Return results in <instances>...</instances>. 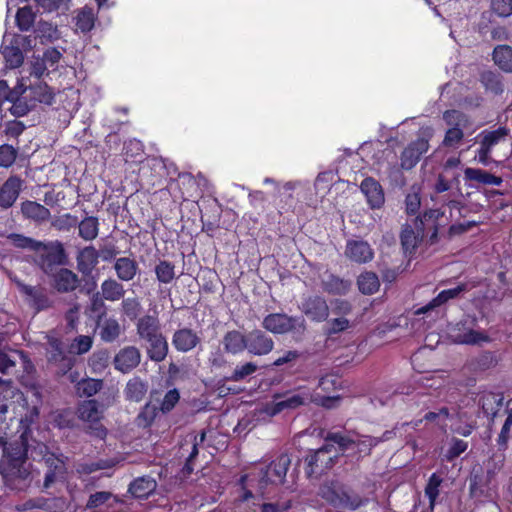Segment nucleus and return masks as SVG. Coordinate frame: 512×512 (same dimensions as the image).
<instances>
[{"instance_id": "nucleus-6", "label": "nucleus", "mask_w": 512, "mask_h": 512, "mask_svg": "<svg viewBox=\"0 0 512 512\" xmlns=\"http://www.w3.org/2000/svg\"><path fill=\"white\" fill-rule=\"evenodd\" d=\"M431 127L421 128L418 138L412 141L401 153L400 166L403 170H411L419 162L421 156L429 149V141L433 137Z\"/></svg>"}, {"instance_id": "nucleus-25", "label": "nucleus", "mask_w": 512, "mask_h": 512, "mask_svg": "<svg viewBox=\"0 0 512 512\" xmlns=\"http://www.w3.org/2000/svg\"><path fill=\"white\" fill-rule=\"evenodd\" d=\"M222 342L227 353L237 354L247 349V335L237 330L227 332Z\"/></svg>"}, {"instance_id": "nucleus-33", "label": "nucleus", "mask_w": 512, "mask_h": 512, "mask_svg": "<svg viewBox=\"0 0 512 512\" xmlns=\"http://www.w3.org/2000/svg\"><path fill=\"white\" fill-rule=\"evenodd\" d=\"M480 82L488 92L496 95L503 92L502 76L496 71L486 70L481 72Z\"/></svg>"}, {"instance_id": "nucleus-11", "label": "nucleus", "mask_w": 512, "mask_h": 512, "mask_svg": "<svg viewBox=\"0 0 512 512\" xmlns=\"http://www.w3.org/2000/svg\"><path fill=\"white\" fill-rule=\"evenodd\" d=\"M301 311L312 321L323 322L329 316V306L326 300L319 295H312L303 300Z\"/></svg>"}, {"instance_id": "nucleus-62", "label": "nucleus", "mask_w": 512, "mask_h": 512, "mask_svg": "<svg viewBox=\"0 0 512 512\" xmlns=\"http://www.w3.org/2000/svg\"><path fill=\"white\" fill-rule=\"evenodd\" d=\"M17 157L16 149L8 144L0 146V166L8 167L11 166Z\"/></svg>"}, {"instance_id": "nucleus-26", "label": "nucleus", "mask_w": 512, "mask_h": 512, "mask_svg": "<svg viewBox=\"0 0 512 512\" xmlns=\"http://www.w3.org/2000/svg\"><path fill=\"white\" fill-rule=\"evenodd\" d=\"M21 211L27 219L35 222H44L51 216L48 208L34 201L23 202L21 205Z\"/></svg>"}, {"instance_id": "nucleus-16", "label": "nucleus", "mask_w": 512, "mask_h": 512, "mask_svg": "<svg viewBox=\"0 0 512 512\" xmlns=\"http://www.w3.org/2000/svg\"><path fill=\"white\" fill-rule=\"evenodd\" d=\"M345 255L352 262L364 264L373 259L374 251L364 240H349L346 244Z\"/></svg>"}, {"instance_id": "nucleus-46", "label": "nucleus", "mask_w": 512, "mask_h": 512, "mask_svg": "<svg viewBox=\"0 0 512 512\" xmlns=\"http://www.w3.org/2000/svg\"><path fill=\"white\" fill-rule=\"evenodd\" d=\"M509 135V129L506 127H499L494 131H484L482 133V139L480 144L487 147L491 150V148L497 145L500 141L504 140Z\"/></svg>"}, {"instance_id": "nucleus-55", "label": "nucleus", "mask_w": 512, "mask_h": 512, "mask_svg": "<svg viewBox=\"0 0 512 512\" xmlns=\"http://www.w3.org/2000/svg\"><path fill=\"white\" fill-rule=\"evenodd\" d=\"M401 244L406 252H412L417 247L418 237L411 226H405L400 235Z\"/></svg>"}, {"instance_id": "nucleus-13", "label": "nucleus", "mask_w": 512, "mask_h": 512, "mask_svg": "<svg viewBox=\"0 0 512 512\" xmlns=\"http://www.w3.org/2000/svg\"><path fill=\"white\" fill-rule=\"evenodd\" d=\"M141 362V352L135 346H126L119 350L114 357L115 369L122 373H129Z\"/></svg>"}, {"instance_id": "nucleus-48", "label": "nucleus", "mask_w": 512, "mask_h": 512, "mask_svg": "<svg viewBox=\"0 0 512 512\" xmlns=\"http://www.w3.org/2000/svg\"><path fill=\"white\" fill-rule=\"evenodd\" d=\"M121 311L130 320H135L141 314L142 306L140 301L135 298H124L121 299Z\"/></svg>"}, {"instance_id": "nucleus-50", "label": "nucleus", "mask_w": 512, "mask_h": 512, "mask_svg": "<svg viewBox=\"0 0 512 512\" xmlns=\"http://www.w3.org/2000/svg\"><path fill=\"white\" fill-rule=\"evenodd\" d=\"M137 335L141 336L151 331L160 330L159 320L152 315H144L140 317L136 324Z\"/></svg>"}, {"instance_id": "nucleus-4", "label": "nucleus", "mask_w": 512, "mask_h": 512, "mask_svg": "<svg viewBox=\"0 0 512 512\" xmlns=\"http://www.w3.org/2000/svg\"><path fill=\"white\" fill-rule=\"evenodd\" d=\"M34 252L33 263L48 276L55 272L56 266L65 265L68 261L64 245L58 240L47 243L39 241Z\"/></svg>"}, {"instance_id": "nucleus-57", "label": "nucleus", "mask_w": 512, "mask_h": 512, "mask_svg": "<svg viewBox=\"0 0 512 512\" xmlns=\"http://www.w3.org/2000/svg\"><path fill=\"white\" fill-rule=\"evenodd\" d=\"M157 415V407L147 403L137 416V424L141 427H148L152 424Z\"/></svg>"}, {"instance_id": "nucleus-28", "label": "nucleus", "mask_w": 512, "mask_h": 512, "mask_svg": "<svg viewBox=\"0 0 512 512\" xmlns=\"http://www.w3.org/2000/svg\"><path fill=\"white\" fill-rule=\"evenodd\" d=\"M156 481L149 477L143 476L135 479L129 485V492L136 498H146L156 489Z\"/></svg>"}, {"instance_id": "nucleus-9", "label": "nucleus", "mask_w": 512, "mask_h": 512, "mask_svg": "<svg viewBox=\"0 0 512 512\" xmlns=\"http://www.w3.org/2000/svg\"><path fill=\"white\" fill-rule=\"evenodd\" d=\"M291 464V458L288 454H281L274 461L262 470V476L259 480V488L264 493V489L268 484H282Z\"/></svg>"}, {"instance_id": "nucleus-59", "label": "nucleus", "mask_w": 512, "mask_h": 512, "mask_svg": "<svg viewBox=\"0 0 512 512\" xmlns=\"http://www.w3.org/2000/svg\"><path fill=\"white\" fill-rule=\"evenodd\" d=\"M256 370H257V365L252 362H248L242 366H237L234 369L232 375L229 376L227 379L229 381L238 382V381H241V380L245 379L246 377L252 375L254 372H256Z\"/></svg>"}, {"instance_id": "nucleus-5", "label": "nucleus", "mask_w": 512, "mask_h": 512, "mask_svg": "<svg viewBox=\"0 0 512 512\" xmlns=\"http://www.w3.org/2000/svg\"><path fill=\"white\" fill-rule=\"evenodd\" d=\"M30 457L33 460H36L37 457H41L46 465L47 471L43 483L45 489L50 488L55 482L64 478L67 472L66 464L68 457L63 453L50 452L47 446L37 444V446L31 449Z\"/></svg>"}, {"instance_id": "nucleus-60", "label": "nucleus", "mask_w": 512, "mask_h": 512, "mask_svg": "<svg viewBox=\"0 0 512 512\" xmlns=\"http://www.w3.org/2000/svg\"><path fill=\"white\" fill-rule=\"evenodd\" d=\"M496 362L497 360L492 352H483L473 360L472 365L475 369L483 371L495 366Z\"/></svg>"}, {"instance_id": "nucleus-45", "label": "nucleus", "mask_w": 512, "mask_h": 512, "mask_svg": "<svg viewBox=\"0 0 512 512\" xmlns=\"http://www.w3.org/2000/svg\"><path fill=\"white\" fill-rule=\"evenodd\" d=\"M309 399V396H301L299 394L291 395L283 400L276 402L272 408V415L280 413L285 409H295L303 404Z\"/></svg>"}, {"instance_id": "nucleus-40", "label": "nucleus", "mask_w": 512, "mask_h": 512, "mask_svg": "<svg viewBox=\"0 0 512 512\" xmlns=\"http://www.w3.org/2000/svg\"><path fill=\"white\" fill-rule=\"evenodd\" d=\"M79 228V236L86 240L91 241L98 236L99 222L94 216H87L77 224Z\"/></svg>"}, {"instance_id": "nucleus-31", "label": "nucleus", "mask_w": 512, "mask_h": 512, "mask_svg": "<svg viewBox=\"0 0 512 512\" xmlns=\"http://www.w3.org/2000/svg\"><path fill=\"white\" fill-rule=\"evenodd\" d=\"M494 480L483 472L482 468L473 469L470 475V492L471 494H483L485 490L490 489Z\"/></svg>"}, {"instance_id": "nucleus-3", "label": "nucleus", "mask_w": 512, "mask_h": 512, "mask_svg": "<svg viewBox=\"0 0 512 512\" xmlns=\"http://www.w3.org/2000/svg\"><path fill=\"white\" fill-rule=\"evenodd\" d=\"M106 407L95 399L84 400L78 404L77 418L83 423V431L90 437L103 440L107 436V428L102 423Z\"/></svg>"}, {"instance_id": "nucleus-23", "label": "nucleus", "mask_w": 512, "mask_h": 512, "mask_svg": "<svg viewBox=\"0 0 512 512\" xmlns=\"http://www.w3.org/2000/svg\"><path fill=\"white\" fill-rule=\"evenodd\" d=\"M20 181L9 178L0 188V206L4 209L11 207L19 196Z\"/></svg>"}, {"instance_id": "nucleus-44", "label": "nucleus", "mask_w": 512, "mask_h": 512, "mask_svg": "<svg viewBox=\"0 0 512 512\" xmlns=\"http://www.w3.org/2000/svg\"><path fill=\"white\" fill-rule=\"evenodd\" d=\"M35 19L36 13L30 6L19 8L15 16L16 25L21 31L30 30L35 23Z\"/></svg>"}, {"instance_id": "nucleus-32", "label": "nucleus", "mask_w": 512, "mask_h": 512, "mask_svg": "<svg viewBox=\"0 0 512 512\" xmlns=\"http://www.w3.org/2000/svg\"><path fill=\"white\" fill-rule=\"evenodd\" d=\"M494 63L504 72H512V47L509 45H498L493 50Z\"/></svg>"}, {"instance_id": "nucleus-58", "label": "nucleus", "mask_w": 512, "mask_h": 512, "mask_svg": "<svg viewBox=\"0 0 512 512\" xmlns=\"http://www.w3.org/2000/svg\"><path fill=\"white\" fill-rule=\"evenodd\" d=\"M93 339L87 335L76 337L70 345V352L78 355L87 353L92 347Z\"/></svg>"}, {"instance_id": "nucleus-1", "label": "nucleus", "mask_w": 512, "mask_h": 512, "mask_svg": "<svg viewBox=\"0 0 512 512\" xmlns=\"http://www.w3.org/2000/svg\"><path fill=\"white\" fill-rule=\"evenodd\" d=\"M30 448L27 431H24L17 440L4 445L0 474L11 489L22 491L32 482V465L27 462Z\"/></svg>"}, {"instance_id": "nucleus-39", "label": "nucleus", "mask_w": 512, "mask_h": 512, "mask_svg": "<svg viewBox=\"0 0 512 512\" xmlns=\"http://www.w3.org/2000/svg\"><path fill=\"white\" fill-rule=\"evenodd\" d=\"M100 337L105 342L115 341L121 334L122 328L119 322L114 318H108L99 324Z\"/></svg>"}, {"instance_id": "nucleus-56", "label": "nucleus", "mask_w": 512, "mask_h": 512, "mask_svg": "<svg viewBox=\"0 0 512 512\" xmlns=\"http://www.w3.org/2000/svg\"><path fill=\"white\" fill-rule=\"evenodd\" d=\"M442 483V478L437 474H432L428 480V483L425 487V494L429 499L430 507H433L436 501V498L439 495V487Z\"/></svg>"}, {"instance_id": "nucleus-43", "label": "nucleus", "mask_w": 512, "mask_h": 512, "mask_svg": "<svg viewBox=\"0 0 512 512\" xmlns=\"http://www.w3.org/2000/svg\"><path fill=\"white\" fill-rule=\"evenodd\" d=\"M2 54L5 58L6 65L9 68H17L23 64L24 56L21 49L11 40L10 45L3 48Z\"/></svg>"}, {"instance_id": "nucleus-30", "label": "nucleus", "mask_w": 512, "mask_h": 512, "mask_svg": "<svg viewBox=\"0 0 512 512\" xmlns=\"http://www.w3.org/2000/svg\"><path fill=\"white\" fill-rule=\"evenodd\" d=\"M59 503H62L61 498H45L40 496L25 501L21 506V510L28 511L40 509L45 511H56L59 507Z\"/></svg>"}, {"instance_id": "nucleus-52", "label": "nucleus", "mask_w": 512, "mask_h": 512, "mask_svg": "<svg viewBox=\"0 0 512 512\" xmlns=\"http://www.w3.org/2000/svg\"><path fill=\"white\" fill-rule=\"evenodd\" d=\"M348 328H350V321L344 317H337L327 322V325L324 327V334L327 337H331L346 331Z\"/></svg>"}, {"instance_id": "nucleus-34", "label": "nucleus", "mask_w": 512, "mask_h": 512, "mask_svg": "<svg viewBox=\"0 0 512 512\" xmlns=\"http://www.w3.org/2000/svg\"><path fill=\"white\" fill-rule=\"evenodd\" d=\"M34 109L35 101L32 100L31 94L25 86V91L20 95L18 101L10 107L9 111L15 117H23Z\"/></svg>"}, {"instance_id": "nucleus-41", "label": "nucleus", "mask_w": 512, "mask_h": 512, "mask_svg": "<svg viewBox=\"0 0 512 512\" xmlns=\"http://www.w3.org/2000/svg\"><path fill=\"white\" fill-rule=\"evenodd\" d=\"M157 280L162 284L171 283L175 277V265L166 260H160L154 268Z\"/></svg>"}, {"instance_id": "nucleus-8", "label": "nucleus", "mask_w": 512, "mask_h": 512, "mask_svg": "<svg viewBox=\"0 0 512 512\" xmlns=\"http://www.w3.org/2000/svg\"><path fill=\"white\" fill-rule=\"evenodd\" d=\"M443 119L450 126L445 134L443 144L447 147H453L463 139V128H466L469 124L468 117L458 110H447L443 114Z\"/></svg>"}, {"instance_id": "nucleus-18", "label": "nucleus", "mask_w": 512, "mask_h": 512, "mask_svg": "<svg viewBox=\"0 0 512 512\" xmlns=\"http://www.w3.org/2000/svg\"><path fill=\"white\" fill-rule=\"evenodd\" d=\"M201 342L198 334L190 328H181L174 332L172 344L180 352H189Z\"/></svg>"}, {"instance_id": "nucleus-51", "label": "nucleus", "mask_w": 512, "mask_h": 512, "mask_svg": "<svg viewBox=\"0 0 512 512\" xmlns=\"http://www.w3.org/2000/svg\"><path fill=\"white\" fill-rule=\"evenodd\" d=\"M454 341L459 344L473 345L480 342H487L489 341V337L482 332L470 329L463 334L456 335Z\"/></svg>"}, {"instance_id": "nucleus-37", "label": "nucleus", "mask_w": 512, "mask_h": 512, "mask_svg": "<svg viewBox=\"0 0 512 512\" xmlns=\"http://www.w3.org/2000/svg\"><path fill=\"white\" fill-rule=\"evenodd\" d=\"M505 450L498 448L496 451H492L489 458L484 462L485 473L488 477L495 479L496 474L501 471L505 463Z\"/></svg>"}, {"instance_id": "nucleus-35", "label": "nucleus", "mask_w": 512, "mask_h": 512, "mask_svg": "<svg viewBox=\"0 0 512 512\" xmlns=\"http://www.w3.org/2000/svg\"><path fill=\"white\" fill-rule=\"evenodd\" d=\"M168 349V342L164 335H162L153 342L148 343L147 355L152 361L161 362L167 357Z\"/></svg>"}, {"instance_id": "nucleus-2", "label": "nucleus", "mask_w": 512, "mask_h": 512, "mask_svg": "<svg viewBox=\"0 0 512 512\" xmlns=\"http://www.w3.org/2000/svg\"><path fill=\"white\" fill-rule=\"evenodd\" d=\"M319 496L337 512L355 511L368 503L351 486L337 479L326 480L319 487Z\"/></svg>"}, {"instance_id": "nucleus-53", "label": "nucleus", "mask_w": 512, "mask_h": 512, "mask_svg": "<svg viewBox=\"0 0 512 512\" xmlns=\"http://www.w3.org/2000/svg\"><path fill=\"white\" fill-rule=\"evenodd\" d=\"M325 441L337 444L341 451H346L356 444L354 439L339 432H329L325 436Z\"/></svg>"}, {"instance_id": "nucleus-19", "label": "nucleus", "mask_w": 512, "mask_h": 512, "mask_svg": "<svg viewBox=\"0 0 512 512\" xmlns=\"http://www.w3.org/2000/svg\"><path fill=\"white\" fill-rule=\"evenodd\" d=\"M470 288L471 287H469V285L467 283H461L458 286H456L455 288L443 290L442 292H440L438 294L437 297H435L433 300H431L427 305L418 309L416 311V314L419 315L422 313H426V312L434 309L435 307H438V306L446 303L450 299L458 298L462 293L470 290Z\"/></svg>"}, {"instance_id": "nucleus-27", "label": "nucleus", "mask_w": 512, "mask_h": 512, "mask_svg": "<svg viewBox=\"0 0 512 512\" xmlns=\"http://www.w3.org/2000/svg\"><path fill=\"white\" fill-rule=\"evenodd\" d=\"M121 500L108 491H99L91 494L85 505L86 510H92L106 505L107 508H114Z\"/></svg>"}, {"instance_id": "nucleus-61", "label": "nucleus", "mask_w": 512, "mask_h": 512, "mask_svg": "<svg viewBox=\"0 0 512 512\" xmlns=\"http://www.w3.org/2000/svg\"><path fill=\"white\" fill-rule=\"evenodd\" d=\"M8 238L11 240V242L19 248H27L32 251L36 249L37 246H39V241L23 236L21 234H10Z\"/></svg>"}, {"instance_id": "nucleus-42", "label": "nucleus", "mask_w": 512, "mask_h": 512, "mask_svg": "<svg viewBox=\"0 0 512 512\" xmlns=\"http://www.w3.org/2000/svg\"><path fill=\"white\" fill-rule=\"evenodd\" d=\"M503 398L498 397V395L493 393H488L483 395L480 400L479 404L481 405V408L483 410V413L486 416H496L497 412L500 410V407L502 406Z\"/></svg>"}, {"instance_id": "nucleus-54", "label": "nucleus", "mask_w": 512, "mask_h": 512, "mask_svg": "<svg viewBox=\"0 0 512 512\" xmlns=\"http://www.w3.org/2000/svg\"><path fill=\"white\" fill-rule=\"evenodd\" d=\"M419 191L420 188L413 185L410 192L406 195L405 205L407 214L414 215L418 212L421 205Z\"/></svg>"}, {"instance_id": "nucleus-17", "label": "nucleus", "mask_w": 512, "mask_h": 512, "mask_svg": "<svg viewBox=\"0 0 512 512\" xmlns=\"http://www.w3.org/2000/svg\"><path fill=\"white\" fill-rule=\"evenodd\" d=\"M361 192L366 196L371 209H379L385 202L382 186L372 177L365 178L360 185Z\"/></svg>"}, {"instance_id": "nucleus-36", "label": "nucleus", "mask_w": 512, "mask_h": 512, "mask_svg": "<svg viewBox=\"0 0 512 512\" xmlns=\"http://www.w3.org/2000/svg\"><path fill=\"white\" fill-rule=\"evenodd\" d=\"M147 383L138 377L130 379L125 388V394L128 400L139 402L147 393Z\"/></svg>"}, {"instance_id": "nucleus-12", "label": "nucleus", "mask_w": 512, "mask_h": 512, "mask_svg": "<svg viewBox=\"0 0 512 512\" xmlns=\"http://www.w3.org/2000/svg\"><path fill=\"white\" fill-rule=\"evenodd\" d=\"M46 353L48 361L60 365L63 371L70 370L74 365L73 358L66 355L63 343L54 336H47Z\"/></svg>"}, {"instance_id": "nucleus-7", "label": "nucleus", "mask_w": 512, "mask_h": 512, "mask_svg": "<svg viewBox=\"0 0 512 512\" xmlns=\"http://www.w3.org/2000/svg\"><path fill=\"white\" fill-rule=\"evenodd\" d=\"M262 326L274 334H285L288 332L304 333L306 323L302 317H292L284 313H272L267 315Z\"/></svg>"}, {"instance_id": "nucleus-10", "label": "nucleus", "mask_w": 512, "mask_h": 512, "mask_svg": "<svg viewBox=\"0 0 512 512\" xmlns=\"http://www.w3.org/2000/svg\"><path fill=\"white\" fill-rule=\"evenodd\" d=\"M20 291L28 297L29 305L40 312L54 306V300L49 296L46 288L18 283Z\"/></svg>"}, {"instance_id": "nucleus-29", "label": "nucleus", "mask_w": 512, "mask_h": 512, "mask_svg": "<svg viewBox=\"0 0 512 512\" xmlns=\"http://www.w3.org/2000/svg\"><path fill=\"white\" fill-rule=\"evenodd\" d=\"M32 100L35 101V107L38 103L52 105L54 102L55 94L52 89L44 82H37L33 85L27 86Z\"/></svg>"}, {"instance_id": "nucleus-20", "label": "nucleus", "mask_w": 512, "mask_h": 512, "mask_svg": "<svg viewBox=\"0 0 512 512\" xmlns=\"http://www.w3.org/2000/svg\"><path fill=\"white\" fill-rule=\"evenodd\" d=\"M77 270L84 276L91 275L98 264V251L94 246L81 249L76 257Z\"/></svg>"}, {"instance_id": "nucleus-63", "label": "nucleus", "mask_w": 512, "mask_h": 512, "mask_svg": "<svg viewBox=\"0 0 512 512\" xmlns=\"http://www.w3.org/2000/svg\"><path fill=\"white\" fill-rule=\"evenodd\" d=\"M492 11L500 17L512 15V0H491Z\"/></svg>"}, {"instance_id": "nucleus-64", "label": "nucleus", "mask_w": 512, "mask_h": 512, "mask_svg": "<svg viewBox=\"0 0 512 512\" xmlns=\"http://www.w3.org/2000/svg\"><path fill=\"white\" fill-rule=\"evenodd\" d=\"M78 224V218L71 214H64L57 217L52 225L58 230H69L70 228L76 227Z\"/></svg>"}, {"instance_id": "nucleus-14", "label": "nucleus", "mask_w": 512, "mask_h": 512, "mask_svg": "<svg viewBox=\"0 0 512 512\" xmlns=\"http://www.w3.org/2000/svg\"><path fill=\"white\" fill-rule=\"evenodd\" d=\"M273 348V339L264 331L255 329L247 334V350L249 353L257 356L267 355Z\"/></svg>"}, {"instance_id": "nucleus-49", "label": "nucleus", "mask_w": 512, "mask_h": 512, "mask_svg": "<svg viewBox=\"0 0 512 512\" xmlns=\"http://www.w3.org/2000/svg\"><path fill=\"white\" fill-rule=\"evenodd\" d=\"M94 20L93 9L84 7L76 16V26L82 32H88L94 27Z\"/></svg>"}, {"instance_id": "nucleus-47", "label": "nucleus", "mask_w": 512, "mask_h": 512, "mask_svg": "<svg viewBox=\"0 0 512 512\" xmlns=\"http://www.w3.org/2000/svg\"><path fill=\"white\" fill-rule=\"evenodd\" d=\"M103 387V381L99 379H83L77 385V391L80 396L92 397Z\"/></svg>"}, {"instance_id": "nucleus-21", "label": "nucleus", "mask_w": 512, "mask_h": 512, "mask_svg": "<svg viewBox=\"0 0 512 512\" xmlns=\"http://www.w3.org/2000/svg\"><path fill=\"white\" fill-rule=\"evenodd\" d=\"M113 269L117 279L122 282L132 281L139 271L138 263L130 257H120L115 259Z\"/></svg>"}, {"instance_id": "nucleus-22", "label": "nucleus", "mask_w": 512, "mask_h": 512, "mask_svg": "<svg viewBox=\"0 0 512 512\" xmlns=\"http://www.w3.org/2000/svg\"><path fill=\"white\" fill-rule=\"evenodd\" d=\"M351 281L342 279L334 274L326 273L322 279L323 289L329 294L345 295L351 288Z\"/></svg>"}, {"instance_id": "nucleus-38", "label": "nucleus", "mask_w": 512, "mask_h": 512, "mask_svg": "<svg viewBox=\"0 0 512 512\" xmlns=\"http://www.w3.org/2000/svg\"><path fill=\"white\" fill-rule=\"evenodd\" d=\"M357 285L361 293L372 295L378 291L380 282L378 276L374 272H364L359 275Z\"/></svg>"}, {"instance_id": "nucleus-15", "label": "nucleus", "mask_w": 512, "mask_h": 512, "mask_svg": "<svg viewBox=\"0 0 512 512\" xmlns=\"http://www.w3.org/2000/svg\"><path fill=\"white\" fill-rule=\"evenodd\" d=\"M52 287L59 293H70L75 291L80 283V279L76 273L68 268H60L53 272Z\"/></svg>"}, {"instance_id": "nucleus-24", "label": "nucleus", "mask_w": 512, "mask_h": 512, "mask_svg": "<svg viewBox=\"0 0 512 512\" xmlns=\"http://www.w3.org/2000/svg\"><path fill=\"white\" fill-rule=\"evenodd\" d=\"M100 294L110 302H117L125 296L126 290L118 279L108 278L101 283Z\"/></svg>"}]
</instances>
